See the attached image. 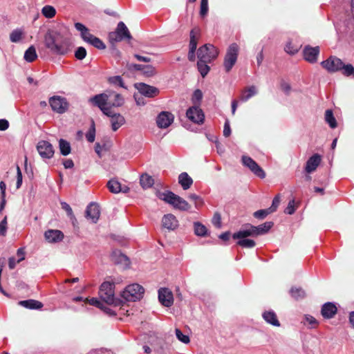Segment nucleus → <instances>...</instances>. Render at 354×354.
<instances>
[{
    "label": "nucleus",
    "instance_id": "f257e3e1",
    "mask_svg": "<svg viewBox=\"0 0 354 354\" xmlns=\"http://www.w3.org/2000/svg\"><path fill=\"white\" fill-rule=\"evenodd\" d=\"M90 102L97 106L104 114L111 113L112 107L122 106L124 103V97L113 91L96 95L90 99Z\"/></svg>",
    "mask_w": 354,
    "mask_h": 354
},
{
    "label": "nucleus",
    "instance_id": "f03ea898",
    "mask_svg": "<svg viewBox=\"0 0 354 354\" xmlns=\"http://www.w3.org/2000/svg\"><path fill=\"white\" fill-rule=\"evenodd\" d=\"M62 35L59 32L48 31L44 36L45 46L55 54L64 55L66 50L62 44Z\"/></svg>",
    "mask_w": 354,
    "mask_h": 354
},
{
    "label": "nucleus",
    "instance_id": "7ed1b4c3",
    "mask_svg": "<svg viewBox=\"0 0 354 354\" xmlns=\"http://www.w3.org/2000/svg\"><path fill=\"white\" fill-rule=\"evenodd\" d=\"M157 196L160 199L172 205L176 209L187 211L190 208V205L185 200L171 191L158 192Z\"/></svg>",
    "mask_w": 354,
    "mask_h": 354
},
{
    "label": "nucleus",
    "instance_id": "20e7f679",
    "mask_svg": "<svg viewBox=\"0 0 354 354\" xmlns=\"http://www.w3.org/2000/svg\"><path fill=\"white\" fill-rule=\"evenodd\" d=\"M115 283L110 281L103 282L100 288L99 296L105 303L109 305L120 306L122 303L120 299L115 297Z\"/></svg>",
    "mask_w": 354,
    "mask_h": 354
},
{
    "label": "nucleus",
    "instance_id": "39448f33",
    "mask_svg": "<svg viewBox=\"0 0 354 354\" xmlns=\"http://www.w3.org/2000/svg\"><path fill=\"white\" fill-rule=\"evenodd\" d=\"M145 289L138 283L127 286L121 293V297L127 301H136L140 300L144 295Z\"/></svg>",
    "mask_w": 354,
    "mask_h": 354
},
{
    "label": "nucleus",
    "instance_id": "423d86ee",
    "mask_svg": "<svg viewBox=\"0 0 354 354\" xmlns=\"http://www.w3.org/2000/svg\"><path fill=\"white\" fill-rule=\"evenodd\" d=\"M132 38L127 27L123 22H119L115 31L111 32L109 35V41L114 44L124 39H131Z\"/></svg>",
    "mask_w": 354,
    "mask_h": 354
},
{
    "label": "nucleus",
    "instance_id": "0eeeda50",
    "mask_svg": "<svg viewBox=\"0 0 354 354\" xmlns=\"http://www.w3.org/2000/svg\"><path fill=\"white\" fill-rule=\"evenodd\" d=\"M218 55V49L213 45L207 44L198 49L197 57L199 60L212 62Z\"/></svg>",
    "mask_w": 354,
    "mask_h": 354
},
{
    "label": "nucleus",
    "instance_id": "6e6552de",
    "mask_svg": "<svg viewBox=\"0 0 354 354\" xmlns=\"http://www.w3.org/2000/svg\"><path fill=\"white\" fill-rule=\"evenodd\" d=\"M239 46L236 44H232L227 48L225 59L224 67L227 73L230 72L237 60Z\"/></svg>",
    "mask_w": 354,
    "mask_h": 354
},
{
    "label": "nucleus",
    "instance_id": "1a4fd4ad",
    "mask_svg": "<svg viewBox=\"0 0 354 354\" xmlns=\"http://www.w3.org/2000/svg\"><path fill=\"white\" fill-rule=\"evenodd\" d=\"M322 66L329 73H335L341 70L344 66L343 62L338 57L330 56L321 62Z\"/></svg>",
    "mask_w": 354,
    "mask_h": 354
},
{
    "label": "nucleus",
    "instance_id": "9d476101",
    "mask_svg": "<svg viewBox=\"0 0 354 354\" xmlns=\"http://www.w3.org/2000/svg\"><path fill=\"white\" fill-rule=\"evenodd\" d=\"M50 105L52 109L58 113H64L68 109V103L65 98L60 96H53L49 100Z\"/></svg>",
    "mask_w": 354,
    "mask_h": 354
},
{
    "label": "nucleus",
    "instance_id": "9b49d317",
    "mask_svg": "<svg viewBox=\"0 0 354 354\" xmlns=\"http://www.w3.org/2000/svg\"><path fill=\"white\" fill-rule=\"evenodd\" d=\"M241 159L244 166L249 168L250 171L253 172L256 176L261 178H265L266 174L264 171L250 157L247 156H243Z\"/></svg>",
    "mask_w": 354,
    "mask_h": 354
},
{
    "label": "nucleus",
    "instance_id": "f8f14e48",
    "mask_svg": "<svg viewBox=\"0 0 354 354\" xmlns=\"http://www.w3.org/2000/svg\"><path fill=\"white\" fill-rule=\"evenodd\" d=\"M37 149L39 155L43 158L50 159L55 153L52 145L46 140H41L37 143Z\"/></svg>",
    "mask_w": 354,
    "mask_h": 354
},
{
    "label": "nucleus",
    "instance_id": "ddd939ff",
    "mask_svg": "<svg viewBox=\"0 0 354 354\" xmlns=\"http://www.w3.org/2000/svg\"><path fill=\"white\" fill-rule=\"evenodd\" d=\"M174 115L168 111H162L156 118V123L159 128L165 129L169 127L174 122Z\"/></svg>",
    "mask_w": 354,
    "mask_h": 354
},
{
    "label": "nucleus",
    "instance_id": "4468645a",
    "mask_svg": "<svg viewBox=\"0 0 354 354\" xmlns=\"http://www.w3.org/2000/svg\"><path fill=\"white\" fill-rule=\"evenodd\" d=\"M319 54V46H306L303 50L304 59L309 63H315Z\"/></svg>",
    "mask_w": 354,
    "mask_h": 354
},
{
    "label": "nucleus",
    "instance_id": "2eb2a0df",
    "mask_svg": "<svg viewBox=\"0 0 354 354\" xmlns=\"http://www.w3.org/2000/svg\"><path fill=\"white\" fill-rule=\"evenodd\" d=\"M160 302L166 307H170L174 302L173 294L168 288H160L158 291Z\"/></svg>",
    "mask_w": 354,
    "mask_h": 354
},
{
    "label": "nucleus",
    "instance_id": "dca6fc26",
    "mask_svg": "<svg viewBox=\"0 0 354 354\" xmlns=\"http://www.w3.org/2000/svg\"><path fill=\"white\" fill-rule=\"evenodd\" d=\"M136 87L141 95L148 97H153L159 93V91L157 88L145 83H139L136 85Z\"/></svg>",
    "mask_w": 354,
    "mask_h": 354
},
{
    "label": "nucleus",
    "instance_id": "f3484780",
    "mask_svg": "<svg viewBox=\"0 0 354 354\" xmlns=\"http://www.w3.org/2000/svg\"><path fill=\"white\" fill-rule=\"evenodd\" d=\"M186 115L191 121L198 124L203 123L205 118L202 110L197 107L189 108Z\"/></svg>",
    "mask_w": 354,
    "mask_h": 354
},
{
    "label": "nucleus",
    "instance_id": "a211bd4d",
    "mask_svg": "<svg viewBox=\"0 0 354 354\" xmlns=\"http://www.w3.org/2000/svg\"><path fill=\"white\" fill-rule=\"evenodd\" d=\"M162 227L169 230H174L178 226V221L176 216L171 214H166L162 219Z\"/></svg>",
    "mask_w": 354,
    "mask_h": 354
},
{
    "label": "nucleus",
    "instance_id": "6ab92c4d",
    "mask_svg": "<svg viewBox=\"0 0 354 354\" xmlns=\"http://www.w3.org/2000/svg\"><path fill=\"white\" fill-rule=\"evenodd\" d=\"M100 212L99 206L95 203H91L86 209V217L93 223H96L100 217Z\"/></svg>",
    "mask_w": 354,
    "mask_h": 354
},
{
    "label": "nucleus",
    "instance_id": "aec40b11",
    "mask_svg": "<svg viewBox=\"0 0 354 354\" xmlns=\"http://www.w3.org/2000/svg\"><path fill=\"white\" fill-rule=\"evenodd\" d=\"M337 312L336 306L331 303L328 302L324 304L321 310V314L325 319H331Z\"/></svg>",
    "mask_w": 354,
    "mask_h": 354
},
{
    "label": "nucleus",
    "instance_id": "412c9836",
    "mask_svg": "<svg viewBox=\"0 0 354 354\" xmlns=\"http://www.w3.org/2000/svg\"><path fill=\"white\" fill-rule=\"evenodd\" d=\"M105 115L110 117L111 127L114 131H117L125 122L124 118L120 113H113L111 111V113Z\"/></svg>",
    "mask_w": 354,
    "mask_h": 354
},
{
    "label": "nucleus",
    "instance_id": "4be33fe9",
    "mask_svg": "<svg viewBox=\"0 0 354 354\" xmlns=\"http://www.w3.org/2000/svg\"><path fill=\"white\" fill-rule=\"evenodd\" d=\"M321 162V156L319 154H315L311 156L306 162L305 171L310 174L314 171Z\"/></svg>",
    "mask_w": 354,
    "mask_h": 354
},
{
    "label": "nucleus",
    "instance_id": "5701e85b",
    "mask_svg": "<svg viewBox=\"0 0 354 354\" xmlns=\"http://www.w3.org/2000/svg\"><path fill=\"white\" fill-rule=\"evenodd\" d=\"M107 187L109 191L113 194H118L120 192L127 193L129 188L127 186L121 187V184L115 179H111L107 183Z\"/></svg>",
    "mask_w": 354,
    "mask_h": 354
},
{
    "label": "nucleus",
    "instance_id": "b1692460",
    "mask_svg": "<svg viewBox=\"0 0 354 354\" xmlns=\"http://www.w3.org/2000/svg\"><path fill=\"white\" fill-rule=\"evenodd\" d=\"M46 239L51 243L61 241L64 238L63 233L57 230H50L44 234Z\"/></svg>",
    "mask_w": 354,
    "mask_h": 354
},
{
    "label": "nucleus",
    "instance_id": "393cba45",
    "mask_svg": "<svg viewBox=\"0 0 354 354\" xmlns=\"http://www.w3.org/2000/svg\"><path fill=\"white\" fill-rule=\"evenodd\" d=\"M19 304L24 308L31 310H40L43 308V304L35 299L20 301Z\"/></svg>",
    "mask_w": 354,
    "mask_h": 354
},
{
    "label": "nucleus",
    "instance_id": "a878e982",
    "mask_svg": "<svg viewBox=\"0 0 354 354\" xmlns=\"http://www.w3.org/2000/svg\"><path fill=\"white\" fill-rule=\"evenodd\" d=\"M178 183L184 190L188 189L193 183V180L186 172L181 173L178 176Z\"/></svg>",
    "mask_w": 354,
    "mask_h": 354
},
{
    "label": "nucleus",
    "instance_id": "bb28decb",
    "mask_svg": "<svg viewBox=\"0 0 354 354\" xmlns=\"http://www.w3.org/2000/svg\"><path fill=\"white\" fill-rule=\"evenodd\" d=\"M256 93H257V87L254 85L250 86L248 87L245 88L242 91L241 95L240 96V100L241 101H247L251 97L254 95Z\"/></svg>",
    "mask_w": 354,
    "mask_h": 354
},
{
    "label": "nucleus",
    "instance_id": "cd10ccee",
    "mask_svg": "<svg viewBox=\"0 0 354 354\" xmlns=\"http://www.w3.org/2000/svg\"><path fill=\"white\" fill-rule=\"evenodd\" d=\"M140 183L143 189H147L153 185L154 180L151 176L147 174H144L140 176Z\"/></svg>",
    "mask_w": 354,
    "mask_h": 354
},
{
    "label": "nucleus",
    "instance_id": "c85d7f7f",
    "mask_svg": "<svg viewBox=\"0 0 354 354\" xmlns=\"http://www.w3.org/2000/svg\"><path fill=\"white\" fill-rule=\"evenodd\" d=\"M194 234L198 236H205L208 232L207 227L200 222L194 223Z\"/></svg>",
    "mask_w": 354,
    "mask_h": 354
},
{
    "label": "nucleus",
    "instance_id": "c756f323",
    "mask_svg": "<svg viewBox=\"0 0 354 354\" xmlns=\"http://www.w3.org/2000/svg\"><path fill=\"white\" fill-rule=\"evenodd\" d=\"M111 260L115 263H122L129 261L127 256L121 253L119 250L113 251L111 254Z\"/></svg>",
    "mask_w": 354,
    "mask_h": 354
},
{
    "label": "nucleus",
    "instance_id": "7c9ffc66",
    "mask_svg": "<svg viewBox=\"0 0 354 354\" xmlns=\"http://www.w3.org/2000/svg\"><path fill=\"white\" fill-rule=\"evenodd\" d=\"M263 317L267 322L272 324L273 326H279L280 325L276 314L272 311L265 312Z\"/></svg>",
    "mask_w": 354,
    "mask_h": 354
},
{
    "label": "nucleus",
    "instance_id": "2f4dec72",
    "mask_svg": "<svg viewBox=\"0 0 354 354\" xmlns=\"http://www.w3.org/2000/svg\"><path fill=\"white\" fill-rule=\"evenodd\" d=\"M210 62H205L198 59L197 62V68L203 77H205L209 71V66L207 65V64Z\"/></svg>",
    "mask_w": 354,
    "mask_h": 354
},
{
    "label": "nucleus",
    "instance_id": "473e14b6",
    "mask_svg": "<svg viewBox=\"0 0 354 354\" xmlns=\"http://www.w3.org/2000/svg\"><path fill=\"white\" fill-rule=\"evenodd\" d=\"M37 57V55L36 53V49L33 46H31L28 48V50L25 52L24 59L26 61L28 62H32L35 61Z\"/></svg>",
    "mask_w": 354,
    "mask_h": 354
},
{
    "label": "nucleus",
    "instance_id": "72a5a7b5",
    "mask_svg": "<svg viewBox=\"0 0 354 354\" xmlns=\"http://www.w3.org/2000/svg\"><path fill=\"white\" fill-rule=\"evenodd\" d=\"M325 120L332 129L335 128L337 125L336 119L333 115L332 110L328 109L326 111Z\"/></svg>",
    "mask_w": 354,
    "mask_h": 354
},
{
    "label": "nucleus",
    "instance_id": "f704fd0d",
    "mask_svg": "<svg viewBox=\"0 0 354 354\" xmlns=\"http://www.w3.org/2000/svg\"><path fill=\"white\" fill-rule=\"evenodd\" d=\"M59 144L60 152L63 156H67L71 153V145L68 142L60 139Z\"/></svg>",
    "mask_w": 354,
    "mask_h": 354
},
{
    "label": "nucleus",
    "instance_id": "c9c22d12",
    "mask_svg": "<svg viewBox=\"0 0 354 354\" xmlns=\"http://www.w3.org/2000/svg\"><path fill=\"white\" fill-rule=\"evenodd\" d=\"M84 301L86 302H88L89 304H91L92 306H95L100 309L104 310L105 311H106L109 313H110V312H111V310L104 307L103 304L100 300H98L97 298H91V299L86 298Z\"/></svg>",
    "mask_w": 354,
    "mask_h": 354
},
{
    "label": "nucleus",
    "instance_id": "e433bc0d",
    "mask_svg": "<svg viewBox=\"0 0 354 354\" xmlns=\"http://www.w3.org/2000/svg\"><path fill=\"white\" fill-rule=\"evenodd\" d=\"M41 13L46 18H53L55 14V9L51 6H46L41 10Z\"/></svg>",
    "mask_w": 354,
    "mask_h": 354
},
{
    "label": "nucleus",
    "instance_id": "4c0bfd02",
    "mask_svg": "<svg viewBox=\"0 0 354 354\" xmlns=\"http://www.w3.org/2000/svg\"><path fill=\"white\" fill-rule=\"evenodd\" d=\"M24 31L21 29L14 30L10 35L11 41L17 42L22 39Z\"/></svg>",
    "mask_w": 354,
    "mask_h": 354
},
{
    "label": "nucleus",
    "instance_id": "58836bf2",
    "mask_svg": "<svg viewBox=\"0 0 354 354\" xmlns=\"http://www.w3.org/2000/svg\"><path fill=\"white\" fill-rule=\"evenodd\" d=\"M273 223L272 222H266L263 224H261L259 226H257V232L258 234H263L267 233L272 227Z\"/></svg>",
    "mask_w": 354,
    "mask_h": 354
},
{
    "label": "nucleus",
    "instance_id": "ea45409f",
    "mask_svg": "<svg viewBox=\"0 0 354 354\" xmlns=\"http://www.w3.org/2000/svg\"><path fill=\"white\" fill-rule=\"evenodd\" d=\"M175 333H176V337L181 342H183L185 344H187L190 342L189 337L187 335L183 334V333L181 332V330L180 329L176 328Z\"/></svg>",
    "mask_w": 354,
    "mask_h": 354
},
{
    "label": "nucleus",
    "instance_id": "a19ab883",
    "mask_svg": "<svg viewBox=\"0 0 354 354\" xmlns=\"http://www.w3.org/2000/svg\"><path fill=\"white\" fill-rule=\"evenodd\" d=\"M342 72V74L346 76H350L353 75L354 77V67L350 64H344L342 68H341V70Z\"/></svg>",
    "mask_w": 354,
    "mask_h": 354
},
{
    "label": "nucleus",
    "instance_id": "79ce46f5",
    "mask_svg": "<svg viewBox=\"0 0 354 354\" xmlns=\"http://www.w3.org/2000/svg\"><path fill=\"white\" fill-rule=\"evenodd\" d=\"M142 71L144 75L148 77H151L156 74V68L151 65H144Z\"/></svg>",
    "mask_w": 354,
    "mask_h": 354
},
{
    "label": "nucleus",
    "instance_id": "37998d69",
    "mask_svg": "<svg viewBox=\"0 0 354 354\" xmlns=\"http://www.w3.org/2000/svg\"><path fill=\"white\" fill-rule=\"evenodd\" d=\"M62 207L66 210L67 212V214L70 216L72 222L74 223L75 221H76V218L75 217V215L73 214V210L70 205L66 203V202H62L61 203Z\"/></svg>",
    "mask_w": 354,
    "mask_h": 354
},
{
    "label": "nucleus",
    "instance_id": "c03bdc74",
    "mask_svg": "<svg viewBox=\"0 0 354 354\" xmlns=\"http://www.w3.org/2000/svg\"><path fill=\"white\" fill-rule=\"evenodd\" d=\"M95 129L94 122L92 121L91 127L89 131L86 134V138L87 140L90 142H93L95 140Z\"/></svg>",
    "mask_w": 354,
    "mask_h": 354
},
{
    "label": "nucleus",
    "instance_id": "a18cd8bd",
    "mask_svg": "<svg viewBox=\"0 0 354 354\" xmlns=\"http://www.w3.org/2000/svg\"><path fill=\"white\" fill-rule=\"evenodd\" d=\"M290 293L295 299L302 298L305 296V292L300 288H292L290 290Z\"/></svg>",
    "mask_w": 354,
    "mask_h": 354
},
{
    "label": "nucleus",
    "instance_id": "49530a36",
    "mask_svg": "<svg viewBox=\"0 0 354 354\" xmlns=\"http://www.w3.org/2000/svg\"><path fill=\"white\" fill-rule=\"evenodd\" d=\"M237 243L243 248H252L255 245V242L248 239H240Z\"/></svg>",
    "mask_w": 354,
    "mask_h": 354
},
{
    "label": "nucleus",
    "instance_id": "de8ad7c7",
    "mask_svg": "<svg viewBox=\"0 0 354 354\" xmlns=\"http://www.w3.org/2000/svg\"><path fill=\"white\" fill-rule=\"evenodd\" d=\"M208 12V0H201L200 15L205 17Z\"/></svg>",
    "mask_w": 354,
    "mask_h": 354
},
{
    "label": "nucleus",
    "instance_id": "09e8293b",
    "mask_svg": "<svg viewBox=\"0 0 354 354\" xmlns=\"http://www.w3.org/2000/svg\"><path fill=\"white\" fill-rule=\"evenodd\" d=\"M305 324H308L310 328H315L318 325V322L315 317L311 315H305Z\"/></svg>",
    "mask_w": 354,
    "mask_h": 354
},
{
    "label": "nucleus",
    "instance_id": "8fccbe9b",
    "mask_svg": "<svg viewBox=\"0 0 354 354\" xmlns=\"http://www.w3.org/2000/svg\"><path fill=\"white\" fill-rule=\"evenodd\" d=\"M109 82L114 84H118L120 86L127 89V87L124 86L123 80L120 76H113L109 77Z\"/></svg>",
    "mask_w": 354,
    "mask_h": 354
},
{
    "label": "nucleus",
    "instance_id": "3c124183",
    "mask_svg": "<svg viewBox=\"0 0 354 354\" xmlns=\"http://www.w3.org/2000/svg\"><path fill=\"white\" fill-rule=\"evenodd\" d=\"M270 214H271V212L268 208L266 209H259L254 213V216L257 218L262 219Z\"/></svg>",
    "mask_w": 354,
    "mask_h": 354
},
{
    "label": "nucleus",
    "instance_id": "603ef678",
    "mask_svg": "<svg viewBox=\"0 0 354 354\" xmlns=\"http://www.w3.org/2000/svg\"><path fill=\"white\" fill-rule=\"evenodd\" d=\"M250 236L251 235L250 234L249 230H245L234 233L232 236L234 239H243Z\"/></svg>",
    "mask_w": 354,
    "mask_h": 354
},
{
    "label": "nucleus",
    "instance_id": "864d4df0",
    "mask_svg": "<svg viewBox=\"0 0 354 354\" xmlns=\"http://www.w3.org/2000/svg\"><path fill=\"white\" fill-rule=\"evenodd\" d=\"M86 55V50L84 47H79L75 50V56L77 59L82 60Z\"/></svg>",
    "mask_w": 354,
    "mask_h": 354
},
{
    "label": "nucleus",
    "instance_id": "5fc2aeb1",
    "mask_svg": "<svg viewBox=\"0 0 354 354\" xmlns=\"http://www.w3.org/2000/svg\"><path fill=\"white\" fill-rule=\"evenodd\" d=\"M200 33H201V30L199 28H198V27L194 28L190 31V41H192V39H193L194 41H196L198 42V38L200 36Z\"/></svg>",
    "mask_w": 354,
    "mask_h": 354
},
{
    "label": "nucleus",
    "instance_id": "6e6d98bb",
    "mask_svg": "<svg viewBox=\"0 0 354 354\" xmlns=\"http://www.w3.org/2000/svg\"><path fill=\"white\" fill-rule=\"evenodd\" d=\"M7 225V216H5L4 218L0 222V236H6L8 228Z\"/></svg>",
    "mask_w": 354,
    "mask_h": 354
},
{
    "label": "nucleus",
    "instance_id": "4d7b16f0",
    "mask_svg": "<svg viewBox=\"0 0 354 354\" xmlns=\"http://www.w3.org/2000/svg\"><path fill=\"white\" fill-rule=\"evenodd\" d=\"M285 50L288 54L295 55L298 52V48L294 46L291 42H288L286 45Z\"/></svg>",
    "mask_w": 354,
    "mask_h": 354
},
{
    "label": "nucleus",
    "instance_id": "13d9d810",
    "mask_svg": "<svg viewBox=\"0 0 354 354\" xmlns=\"http://www.w3.org/2000/svg\"><path fill=\"white\" fill-rule=\"evenodd\" d=\"M90 44L100 50L104 49L106 47L104 44L99 38L96 37H95V38L93 39L92 42Z\"/></svg>",
    "mask_w": 354,
    "mask_h": 354
},
{
    "label": "nucleus",
    "instance_id": "bf43d9fd",
    "mask_svg": "<svg viewBox=\"0 0 354 354\" xmlns=\"http://www.w3.org/2000/svg\"><path fill=\"white\" fill-rule=\"evenodd\" d=\"M280 203V197L279 195L276 196L273 201L272 205L268 208L271 213L274 212Z\"/></svg>",
    "mask_w": 354,
    "mask_h": 354
},
{
    "label": "nucleus",
    "instance_id": "052dcab7",
    "mask_svg": "<svg viewBox=\"0 0 354 354\" xmlns=\"http://www.w3.org/2000/svg\"><path fill=\"white\" fill-rule=\"evenodd\" d=\"M212 223L213 224L217 227L218 228L221 227V216L219 213L216 212L214 214L213 218H212Z\"/></svg>",
    "mask_w": 354,
    "mask_h": 354
},
{
    "label": "nucleus",
    "instance_id": "680f3d73",
    "mask_svg": "<svg viewBox=\"0 0 354 354\" xmlns=\"http://www.w3.org/2000/svg\"><path fill=\"white\" fill-rule=\"evenodd\" d=\"M203 97V93L201 90L197 89L194 91L192 97V101L194 104L199 102Z\"/></svg>",
    "mask_w": 354,
    "mask_h": 354
},
{
    "label": "nucleus",
    "instance_id": "e2e57ef3",
    "mask_svg": "<svg viewBox=\"0 0 354 354\" xmlns=\"http://www.w3.org/2000/svg\"><path fill=\"white\" fill-rule=\"evenodd\" d=\"M189 197L195 201L196 207H201L203 203L202 199L195 194H191Z\"/></svg>",
    "mask_w": 354,
    "mask_h": 354
},
{
    "label": "nucleus",
    "instance_id": "0e129e2a",
    "mask_svg": "<svg viewBox=\"0 0 354 354\" xmlns=\"http://www.w3.org/2000/svg\"><path fill=\"white\" fill-rule=\"evenodd\" d=\"M295 200L289 201L287 207L285 209L284 212L288 214H292L295 212Z\"/></svg>",
    "mask_w": 354,
    "mask_h": 354
},
{
    "label": "nucleus",
    "instance_id": "69168bd1",
    "mask_svg": "<svg viewBox=\"0 0 354 354\" xmlns=\"http://www.w3.org/2000/svg\"><path fill=\"white\" fill-rule=\"evenodd\" d=\"M82 37L86 42L91 44L95 36L91 35L88 30L85 33L82 34Z\"/></svg>",
    "mask_w": 354,
    "mask_h": 354
},
{
    "label": "nucleus",
    "instance_id": "338daca9",
    "mask_svg": "<svg viewBox=\"0 0 354 354\" xmlns=\"http://www.w3.org/2000/svg\"><path fill=\"white\" fill-rule=\"evenodd\" d=\"M17 188L19 189L22 184V173L19 166H17Z\"/></svg>",
    "mask_w": 354,
    "mask_h": 354
},
{
    "label": "nucleus",
    "instance_id": "774afa93",
    "mask_svg": "<svg viewBox=\"0 0 354 354\" xmlns=\"http://www.w3.org/2000/svg\"><path fill=\"white\" fill-rule=\"evenodd\" d=\"M75 27L81 32V36L88 30L84 25L81 23H75Z\"/></svg>",
    "mask_w": 354,
    "mask_h": 354
}]
</instances>
